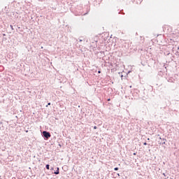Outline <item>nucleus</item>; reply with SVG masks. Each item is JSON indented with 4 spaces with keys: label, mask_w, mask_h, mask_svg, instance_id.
I'll return each mask as SVG.
<instances>
[{
    "label": "nucleus",
    "mask_w": 179,
    "mask_h": 179,
    "mask_svg": "<svg viewBox=\"0 0 179 179\" xmlns=\"http://www.w3.org/2000/svg\"><path fill=\"white\" fill-rule=\"evenodd\" d=\"M48 106H51V103L50 102L48 103Z\"/></svg>",
    "instance_id": "obj_12"
},
{
    "label": "nucleus",
    "mask_w": 179,
    "mask_h": 179,
    "mask_svg": "<svg viewBox=\"0 0 179 179\" xmlns=\"http://www.w3.org/2000/svg\"><path fill=\"white\" fill-rule=\"evenodd\" d=\"M115 174H116V176H118V177H120V173H117L115 172H114L112 175L115 176Z\"/></svg>",
    "instance_id": "obj_6"
},
{
    "label": "nucleus",
    "mask_w": 179,
    "mask_h": 179,
    "mask_svg": "<svg viewBox=\"0 0 179 179\" xmlns=\"http://www.w3.org/2000/svg\"><path fill=\"white\" fill-rule=\"evenodd\" d=\"M159 139H161L159 145H166V142H167V140H166V138H162V137H159Z\"/></svg>",
    "instance_id": "obj_2"
},
{
    "label": "nucleus",
    "mask_w": 179,
    "mask_h": 179,
    "mask_svg": "<svg viewBox=\"0 0 179 179\" xmlns=\"http://www.w3.org/2000/svg\"><path fill=\"white\" fill-rule=\"evenodd\" d=\"M52 174L58 176V174H59V167H57V170L55 172H53Z\"/></svg>",
    "instance_id": "obj_3"
},
{
    "label": "nucleus",
    "mask_w": 179,
    "mask_h": 179,
    "mask_svg": "<svg viewBox=\"0 0 179 179\" xmlns=\"http://www.w3.org/2000/svg\"><path fill=\"white\" fill-rule=\"evenodd\" d=\"M98 73H101V71H98Z\"/></svg>",
    "instance_id": "obj_14"
},
{
    "label": "nucleus",
    "mask_w": 179,
    "mask_h": 179,
    "mask_svg": "<svg viewBox=\"0 0 179 179\" xmlns=\"http://www.w3.org/2000/svg\"><path fill=\"white\" fill-rule=\"evenodd\" d=\"M163 176H164V177H166V173H163Z\"/></svg>",
    "instance_id": "obj_18"
},
{
    "label": "nucleus",
    "mask_w": 179,
    "mask_h": 179,
    "mask_svg": "<svg viewBox=\"0 0 179 179\" xmlns=\"http://www.w3.org/2000/svg\"><path fill=\"white\" fill-rule=\"evenodd\" d=\"M52 174L58 176V174H59V167H57V170L55 172H53Z\"/></svg>",
    "instance_id": "obj_4"
},
{
    "label": "nucleus",
    "mask_w": 179,
    "mask_h": 179,
    "mask_svg": "<svg viewBox=\"0 0 179 179\" xmlns=\"http://www.w3.org/2000/svg\"><path fill=\"white\" fill-rule=\"evenodd\" d=\"M94 129H97V127H96V126H94Z\"/></svg>",
    "instance_id": "obj_11"
},
{
    "label": "nucleus",
    "mask_w": 179,
    "mask_h": 179,
    "mask_svg": "<svg viewBox=\"0 0 179 179\" xmlns=\"http://www.w3.org/2000/svg\"><path fill=\"white\" fill-rule=\"evenodd\" d=\"M0 178H1V176H0Z\"/></svg>",
    "instance_id": "obj_21"
},
{
    "label": "nucleus",
    "mask_w": 179,
    "mask_h": 179,
    "mask_svg": "<svg viewBox=\"0 0 179 179\" xmlns=\"http://www.w3.org/2000/svg\"><path fill=\"white\" fill-rule=\"evenodd\" d=\"M133 155H134V156H136V152H134Z\"/></svg>",
    "instance_id": "obj_13"
},
{
    "label": "nucleus",
    "mask_w": 179,
    "mask_h": 179,
    "mask_svg": "<svg viewBox=\"0 0 179 179\" xmlns=\"http://www.w3.org/2000/svg\"><path fill=\"white\" fill-rule=\"evenodd\" d=\"M114 170H115V171H118L119 168L118 167H115V168H114Z\"/></svg>",
    "instance_id": "obj_7"
},
{
    "label": "nucleus",
    "mask_w": 179,
    "mask_h": 179,
    "mask_svg": "<svg viewBox=\"0 0 179 179\" xmlns=\"http://www.w3.org/2000/svg\"><path fill=\"white\" fill-rule=\"evenodd\" d=\"M42 136L44 139H50L51 138V133H50V131H43L42 132Z\"/></svg>",
    "instance_id": "obj_1"
},
{
    "label": "nucleus",
    "mask_w": 179,
    "mask_h": 179,
    "mask_svg": "<svg viewBox=\"0 0 179 179\" xmlns=\"http://www.w3.org/2000/svg\"><path fill=\"white\" fill-rule=\"evenodd\" d=\"M50 170H51V171H53L54 167H51Z\"/></svg>",
    "instance_id": "obj_9"
},
{
    "label": "nucleus",
    "mask_w": 179,
    "mask_h": 179,
    "mask_svg": "<svg viewBox=\"0 0 179 179\" xmlns=\"http://www.w3.org/2000/svg\"><path fill=\"white\" fill-rule=\"evenodd\" d=\"M10 29L13 30V26L10 25Z\"/></svg>",
    "instance_id": "obj_10"
},
{
    "label": "nucleus",
    "mask_w": 179,
    "mask_h": 179,
    "mask_svg": "<svg viewBox=\"0 0 179 179\" xmlns=\"http://www.w3.org/2000/svg\"><path fill=\"white\" fill-rule=\"evenodd\" d=\"M80 42H82V39H80Z\"/></svg>",
    "instance_id": "obj_20"
},
{
    "label": "nucleus",
    "mask_w": 179,
    "mask_h": 179,
    "mask_svg": "<svg viewBox=\"0 0 179 179\" xmlns=\"http://www.w3.org/2000/svg\"><path fill=\"white\" fill-rule=\"evenodd\" d=\"M111 101V99H108V101Z\"/></svg>",
    "instance_id": "obj_15"
},
{
    "label": "nucleus",
    "mask_w": 179,
    "mask_h": 179,
    "mask_svg": "<svg viewBox=\"0 0 179 179\" xmlns=\"http://www.w3.org/2000/svg\"><path fill=\"white\" fill-rule=\"evenodd\" d=\"M147 140H148V141H150V138H148Z\"/></svg>",
    "instance_id": "obj_16"
},
{
    "label": "nucleus",
    "mask_w": 179,
    "mask_h": 179,
    "mask_svg": "<svg viewBox=\"0 0 179 179\" xmlns=\"http://www.w3.org/2000/svg\"><path fill=\"white\" fill-rule=\"evenodd\" d=\"M45 168L47 170H50V164H46Z\"/></svg>",
    "instance_id": "obj_5"
},
{
    "label": "nucleus",
    "mask_w": 179,
    "mask_h": 179,
    "mask_svg": "<svg viewBox=\"0 0 179 179\" xmlns=\"http://www.w3.org/2000/svg\"><path fill=\"white\" fill-rule=\"evenodd\" d=\"M59 148H61L62 145H61V144H59Z\"/></svg>",
    "instance_id": "obj_17"
},
{
    "label": "nucleus",
    "mask_w": 179,
    "mask_h": 179,
    "mask_svg": "<svg viewBox=\"0 0 179 179\" xmlns=\"http://www.w3.org/2000/svg\"><path fill=\"white\" fill-rule=\"evenodd\" d=\"M143 145H144L145 146H146V145H148V143L145 142V143H143Z\"/></svg>",
    "instance_id": "obj_8"
},
{
    "label": "nucleus",
    "mask_w": 179,
    "mask_h": 179,
    "mask_svg": "<svg viewBox=\"0 0 179 179\" xmlns=\"http://www.w3.org/2000/svg\"><path fill=\"white\" fill-rule=\"evenodd\" d=\"M3 36H6V34H3Z\"/></svg>",
    "instance_id": "obj_19"
}]
</instances>
